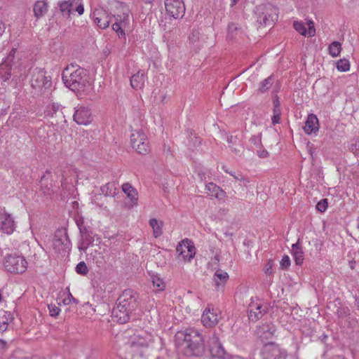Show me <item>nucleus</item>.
Returning <instances> with one entry per match:
<instances>
[{
    "mask_svg": "<svg viewBox=\"0 0 359 359\" xmlns=\"http://www.w3.org/2000/svg\"><path fill=\"white\" fill-rule=\"evenodd\" d=\"M94 22L101 29H106L111 22V16L102 8L95 9L92 14Z\"/></svg>",
    "mask_w": 359,
    "mask_h": 359,
    "instance_id": "17",
    "label": "nucleus"
},
{
    "mask_svg": "<svg viewBox=\"0 0 359 359\" xmlns=\"http://www.w3.org/2000/svg\"><path fill=\"white\" fill-rule=\"evenodd\" d=\"M76 11L78 12V13L79 15H82L84 12V7H83V4H79L76 7Z\"/></svg>",
    "mask_w": 359,
    "mask_h": 359,
    "instance_id": "58",
    "label": "nucleus"
},
{
    "mask_svg": "<svg viewBox=\"0 0 359 359\" xmlns=\"http://www.w3.org/2000/svg\"><path fill=\"white\" fill-rule=\"evenodd\" d=\"M281 115L280 109H273V116L271 117V121L273 125H276L280 123Z\"/></svg>",
    "mask_w": 359,
    "mask_h": 359,
    "instance_id": "45",
    "label": "nucleus"
},
{
    "mask_svg": "<svg viewBox=\"0 0 359 359\" xmlns=\"http://www.w3.org/2000/svg\"><path fill=\"white\" fill-rule=\"evenodd\" d=\"M228 278L229 275L226 272L222 270H217L213 276V280L217 289L219 290L220 287H222Z\"/></svg>",
    "mask_w": 359,
    "mask_h": 359,
    "instance_id": "31",
    "label": "nucleus"
},
{
    "mask_svg": "<svg viewBox=\"0 0 359 359\" xmlns=\"http://www.w3.org/2000/svg\"><path fill=\"white\" fill-rule=\"evenodd\" d=\"M328 206V202L327 198L320 200L316 205V209L320 212H324Z\"/></svg>",
    "mask_w": 359,
    "mask_h": 359,
    "instance_id": "46",
    "label": "nucleus"
},
{
    "mask_svg": "<svg viewBox=\"0 0 359 359\" xmlns=\"http://www.w3.org/2000/svg\"><path fill=\"white\" fill-rule=\"evenodd\" d=\"M76 271L81 275H86L88 272V267L84 262H79L76 266Z\"/></svg>",
    "mask_w": 359,
    "mask_h": 359,
    "instance_id": "44",
    "label": "nucleus"
},
{
    "mask_svg": "<svg viewBox=\"0 0 359 359\" xmlns=\"http://www.w3.org/2000/svg\"><path fill=\"white\" fill-rule=\"evenodd\" d=\"M6 348H7V342L4 339H0V350H4V349H6Z\"/></svg>",
    "mask_w": 359,
    "mask_h": 359,
    "instance_id": "57",
    "label": "nucleus"
},
{
    "mask_svg": "<svg viewBox=\"0 0 359 359\" xmlns=\"http://www.w3.org/2000/svg\"><path fill=\"white\" fill-rule=\"evenodd\" d=\"M220 318V313L217 309L207 308L203 313L201 321L205 327H213L217 324Z\"/></svg>",
    "mask_w": 359,
    "mask_h": 359,
    "instance_id": "18",
    "label": "nucleus"
},
{
    "mask_svg": "<svg viewBox=\"0 0 359 359\" xmlns=\"http://www.w3.org/2000/svg\"><path fill=\"white\" fill-rule=\"evenodd\" d=\"M272 86V76H269L268 78L263 80L258 88L259 92L264 93L266 92Z\"/></svg>",
    "mask_w": 359,
    "mask_h": 359,
    "instance_id": "41",
    "label": "nucleus"
},
{
    "mask_svg": "<svg viewBox=\"0 0 359 359\" xmlns=\"http://www.w3.org/2000/svg\"><path fill=\"white\" fill-rule=\"evenodd\" d=\"M273 109H280V104L278 98L276 97L273 100Z\"/></svg>",
    "mask_w": 359,
    "mask_h": 359,
    "instance_id": "56",
    "label": "nucleus"
},
{
    "mask_svg": "<svg viewBox=\"0 0 359 359\" xmlns=\"http://www.w3.org/2000/svg\"><path fill=\"white\" fill-rule=\"evenodd\" d=\"M207 193L212 197L217 199H223L226 197V192L219 186L212 182L205 185Z\"/></svg>",
    "mask_w": 359,
    "mask_h": 359,
    "instance_id": "28",
    "label": "nucleus"
},
{
    "mask_svg": "<svg viewBox=\"0 0 359 359\" xmlns=\"http://www.w3.org/2000/svg\"><path fill=\"white\" fill-rule=\"evenodd\" d=\"M4 266L9 273H23L27 270V262L22 255L11 254L5 257Z\"/></svg>",
    "mask_w": 359,
    "mask_h": 359,
    "instance_id": "5",
    "label": "nucleus"
},
{
    "mask_svg": "<svg viewBox=\"0 0 359 359\" xmlns=\"http://www.w3.org/2000/svg\"><path fill=\"white\" fill-rule=\"evenodd\" d=\"M47 4L44 1H37L34 6V15L39 18L47 12Z\"/></svg>",
    "mask_w": 359,
    "mask_h": 359,
    "instance_id": "35",
    "label": "nucleus"
},
{
    "mask_svg": "<svg viewBox=\"0 0 359 359\" xmlns=\"http://www.w3.org/2000/svg\"><path fill=\"white\" fill-rule=\"evenodd\" d=\"M231 149L235 154H238L240 152V149H238L237 148L233 147Z\"/></svg>",
    "mask_w": 359,
    "mask_h": 359,
    "instance_id": "62",
    "label": "nucleus"
},
{
    "mask_svg": "<svg viewBox=\"0 0 359 359\" xmlns=\"http://www.w3.org/2000/svg\"><path fill=\"white\" fill-rule=\"evenodd\" d=\"M70 245V241L65 233L60 237L55 236L53 241V248L58 252H66L69 249Z\"/></svg>",
    "mask_w": 359,
    "mask_h": 359,
    "instance_id": "24",
    "label": "nucleus"
},
{
    "mask_svg": "<svg viewBox=\"0 0 359 359\" xmlns=\"http://www.w3.org/2000/svg\"><path fill=\"white\" fill-rule=\"evenodd\" d=\"M222 168L226 173H228L230 175H231L235 180L249 182V181L245 177H244V176H243L241 173H236L235 172L230 170L226 165H222Z\"/></svg>",
    "mask_w": 359,
    "mask_h": 359,
    "instance_id": "42",
    "label": "nucleus"
},
{
    "mask_svg": "<svg viewBox=\"0 0 359 359\" xmlns=\"http://www.w3.org/2000/svg\"><path fill=\"white\" fill-rule=\"evenodd\" d=\"M236 137H233L232 135H227L226 137V141L229 144H233L236 142Z\"/></svg>",
    "mask_w": 359,
    "mask_h": 359,
    "instance_id": "55",
    "label": "nucleus"
},
{
    "mask_svg": "<svg viewBox=\"0 0 359 359\" xmlns=\"http://www.w3.org/2000/svg\"><path fill=\"white\" fill-rule=\"evenodd\" d=\"M357 228L359 230V217L357 219Z\"/></svg>",
    "mask_w": 359,
    "mask_h": 359,
    "instance_id": "63",
    "label": "nucleus"
},
{
    "mask_svg": "<svg viewBox=\"0 0 359 359\" xmlns=\"http://www.w3.org/2000/svg\"><path fill=\"white\" fill-rule=\"evenodd\" d=\"M167 13L174 19L182 18L185 13V6L182 0H165Z\"/></svg>",
    "mask_w": 359,
    "mask_h": 359,
    "instance_id": "13",
    "label": "nucleus"
},
{
    "mask_svg": "<svg viewBox=\"0 0 359 359\" xmlns=\"http://www.w3.org/2000/svg\"><path fill=\"white\" fill-rule=\"evenodd\" d=\"M74 120L79 125L87 126L93 121V116L89 108L84 106H79L76 108Z\"/></svg>",
    "mask_w": 359,
    "mask_h": 359,
    "instance_id": "15",
    "label": "nucleus"
},
{
    "mask_svg": "<svg viewBox=\"0 0 359 359\" xmlns=\"http://www.w3.org/2000/svg\"><path fill=\"white\" fill-rule=\"evenodd\" d=\"M101 193L105 196L114 197L117 193V189L114 182H108L100 188Z\"/></svg>",
    "mask_w": 359,
    "mask_h": 359,
    "instance_id": "34",
    "label": "nucleus"
},
{
    "mask_svg": "<svg viewBox=\"0 0 359 359\" xmlns=\"http://www.w3.org/2000/svg\"><path fill=\"white\" fill-rule=\"evenodd\" d=\"M292 255L297 265H301L304 261V252L299 242L292 245Z\"/></svg>",
    "mask_w": 359,
    "mask_h": 359,
    "instance_id": "32",
    "label": "nucleus"
},
{
    "mask_svg": "<svg viewBox=\"0 0 359 359\" xmlns=\"http://www.w3.org/2000/svg\"><path fill=\"white\" fill-rule=\"evenodd\" d=\"M49 313L53 317L57 316L60 313V309L55 304H49L48 306Z\"/></svg>",
    "mask_w": 359,
    "mask_h": 359,
    "instance_id": "47",
    "label": "nucleus"
},
{
    "mask_svg": "<svg viewBox=\"0 0 359 359\" xmlns=\"http://www.w3.org/2000/svg\"><path fill=\"white\" fill-rule=\"evenodd\" d=\"M210 351L213 357L222 358L225 355V350L222 345L219 336L217 333L213 332L208 340Z\"/></svg>",
    "mask_w": 359,
    "mask_h": 359,
    "instance_id": "16",
    "label": "nucleus"
},
{
    "mask_svg": "<svg viewBox=\"0 0 359 359\" xmlns=\"http://www.w3.org/2000/svg\"><path fill=\"white\" fill-rule=\"evenodd\" d=\"M146 76L144 71H138L130 79V85L133 88L142 89L144 86Z\"/></svg>",
    "mask_w": 359,
    "mask_h": 359,
    "instance_id": "29",
    "label": "nucleus"
},
{
    "mask_svg": "<svg viewBox=\"0 0 359 359\" xmlns=\"http://www.w3.org/2000/svg\"><path fill=\"white\" fill-rule=\"evenodd\" d=\"M272 266V263L269 262L264 266V272L267 274H271L273 271Z\"/></svg>",
    "mask_w": 359,
    "mask_h": 359,
    "instance_id": "54",
    "label": "nucleus"
},
{
    "mask_svg": "<svg viewBox=\"0 0 359 359\" xmlns=\"http://www.w3.org/2000/svg\"><path fill=\"white\" fill-rule=\"evenodd\" d=\"M145 2L147 3H150L153 0H144Z\"/></svg>",
    "mask_w": 359,
    "mask_h": 359,
    "instance_id": "64",
    "label": "nucleus"
},
{
    "mask_svg": "<svg viewBox=\"0 0 359 359\" xmlns=\"http://www.w3.org/2000/svg\"><path fill=\"white\" fill-rule=\"evenodd\" d=\"M250 142L254 144L256 147L259 148L262 145V136L260 134L252 135Z\"/></svg>",
    "mask_w": 359,
    "mask_h": 359,
    "instance_id": "48",
    "label": "nucleus"
},
{
    "mask_svg": "<svg viewBox=\"0 0 359 359\" xmlns=\"http://www.w3.org/2000/svg\"><path fill=\"white\" fill-rule=\"evenodd\" d=\"M248 312L249 320L256 322L268 312V306L265 303L259 301L255 302L252 299Z\"/></svg>",
    "mask_w": 359,
    "mask_h": 359,
    "instance_id": "14",
    "label": "nucleus"
},
{
    "mask_svg": "<svg viewBox=\"0 0 359 359\" xmlns=\"http://www.w3.org/2000/svg\"><path fill=\"white\" fill-rule=\"evenodd\" d=\"M62 77L65 85L73 91L83 90L86 86L90 85L86 70L76 65L67 66Z\"/></svg>",
    "mask_w": 359,
    "mask_h": 359,
    "instance_id": "2",
    "label": "nucleus"
},
{
    "mask_svg": "<svg viewBox=\"0 0 359 359\" xmlns=\"http://www.w3.org/2000/svg\"><path fill=\"white\" fill-rule=\"evenodd\" d=\"M308 29L306 28L305 24L302 21H294L293 22L294 29L300 34L305 36H313L316 34L314 23L313 21L308 22Z\"/></svg>",
    "mask_w": 359,
    "mask_h": 359,
    "instance_id": "23",
    "label": "nucleus"
},
{
    "mask_svg": "<svg viewBox=\"0 0 359 359\" xmlns=\"http://www.w3.org/2000/svg\"><path fill=\"white\" fill-rule=\"evenodd\" d=\"M175 344L180 351L187 356H199L204 352V340L196 329L189 328L175 334Z\"/></svg>",
    "mask_w": 359,
    "mask_h": 359,
    "instance_id": "1",
    "label": "nucleus"
},
{
    "mask_svg": "<svg viewBox=\"0 0 359 359\" xmlns=\"http://www.w3.org/2000/svg\"><path fill=\"white\" fill-rule=\"evenodd\" d=\"M15 229L13 217L8 213L0 212V232L11 234Z\"/></svg>",
    "mask_w": 359,
    "mask_h": 359,
    "instance_id": "20",
    "label": "nucleus"
},
{
    "mask_svg": "<svg viewBox=\"0 0 359 359\" xmlns=\"http://www.w3.org/2000/svg\"><path fill=\"white\" fill-rule=\"evenodd\" d=\"M46 114L50 117H57L62 120L65 118L63 114L62 108L61 105L57 103H51L48 105L45 111Z\"/></svg>",
    "mask_w": 359,
    "mask_h": 359,
    "instance_id": "30",
    "label": "nucleus"
},
{
    "mask_svg": "<svg viewBox=\"0 0 359 359\" xmlns=\"http://www.w3.org/2000/svg\"><path fill=\"white\" fill-rule=\"evenodd\" d=\"M90 259L95 262L98 267H100L104 263V257L100 252H98L97 250H95L93 252L90 254Z\"/></svg>",
    "mask_w": 359,
    "mask_h": 359,
    "instance_id": "40",
    "label": "nucleus"
},
{
    "mask_svg": "<svg viewBox=\"0 0 359 359\" xmlns=\"http://www.w3.org/2000/svg\"><path fill=\"white\" fill-rule=\"evenodd\" d=\"M350 149L355 156L359 157V137L351 144Z\"/></svg>",
    "mask_w": 359,
    "mask_h": 359,
    "instance_id": "50",
    "label": "nucleus"
},
{
    "mask_svg": "<svg viewBox=\"0 0 359 359\" xmlns=\"http://www.w3.org/2000/svg\"><path fill=\"white\" fill-rule=\"evenodd\" d=\"M318 119L317 116L313 114H309L307 119L304 126V130L306 134L311 135L318 130Z\"/></svg>",
    "mask_w": 359,
    "mask_h": 359,
    "instance_id": "27",
    "label": "nucleus"
},
{
    "mask_svg": "<svg viewBox=\"0 0 359 359\" xmlns=\"http://www.w3.org/2000/svg\"><path fill=\"white\" fill-rule=\"evenodd\" d=\"M290 265V259L287 255H284L280 261V266L282 269H287Z\"/></svg>",
    "mask_w": 359,
    "mask_h": 359,
    "instance_id": "51",
    "label": "nucleus"
},
{
    "mask_svg": "<svg viewBox=\"0 0 359 359\" xmlns=\"http://www.w3.org/2000/svg\"><path fill=\"white\" fill-rule=\"evenodd\" d=\"M237 26L236 24L234 23H230L228 25V34H227V36L229 38V39H233L235 35V32H236L237 31Z\"/></svg>",
    "mask_w": 359,
    "mask_h": 359,
    "instance_id": "49",
    "label": "nucleus"
},
{
    "mask_svg": "<svg viewBox=\"0 0 359 359\" xmlns=\"http://www.w3.org/2000/svg\"><path fill=\"white\" fill-rule=\"evenodd\" d=\"M149 224L150 226L152 228L153 230V236L155 238L160 237L162 233V227L163 225V223L162 221L157 220L155 218L150 219L149 221Z\"/></svg>",
    "mask_w": 359,
    "mask_h": 359,
    "instance_id": "33",
    "label": "nucleus"
},
{
    "mask_svg": "<svg viewBox=\"0 0 359 359\" xmlns=\"http://www.w3.org/2000/svg\"><path fill=\"white\" fill-rule=\"evenodd\" d=\"M337 69L339 72H347L350 69V62L346 59H340L337 62Z\"/></svg>",
    "mask_w": 359,
    "mask_h": 359,
    "instance_id": "43",
    "label": "nucleus"
},
{
    "mask_svg": "<svg viewBox=\"0 0 359 359\" xmlns=\"http://www.w3.org/2000/svg\"><path fill=\"white\" fill-rule=\"evenodd\" d=\"M132 313L133 312L128 311L126 307L121 309L120 306L116 304V306L112 310L111 316L114 321L123 324L129 321Z\"/></svg>",
    "mask_w": 359,
    "mask_h": 359,
    "instance_id": "21",
    "label": "nucleus"
},
{
    "mask_svg": "<svg viewBox=\"0 0 359 359\" xmlns=\"http://www.w3.org/2000/svg\"><path fill=\"white\" fill-rule=\"evenodd\" d=\"M208 36L201 34L198 30L194 29L189 36V42L194 45L196 48H201L207 43Z\"/></svg>",
    "mask_w": 359,
    "mask_h": 359,
    "instance_id": "25",
    "label": "nucleus"
},
{
    "mask_svg": "<svg viewBox=\"0 0 359 359\" xmlns=\"http://www.w3.org/2000/svg\"><path fill=\"white\" fill-rule=\"evenodd\" d=\"M137 294L130 289L125 290L118 297L116 304L121 309L126 308L128 311L133 312L137 307Z\"/></svg>",
    "mask_w": 359,
    "mask_h": 359,
    "instance_id": "8",
    "label": "nucleus"
},
{
    "mask_svg": "<svg viewBox=\"0 0 359 359\" xmlns=\"http://www.w3.org/2000/svg\"><path fill=\"white\" fill-rule=\"evenodd\" d=\"M60 11L67 15H69L72 9V1L71 0L64 1L59 4Z\"/></svg>",
    "mask_w": 359,
    "mask_h": 359,
    "instance_id": "39",
    "label": "nucleus"
},
{
    "mask_svg": "<svg viewBox=\"0 0 359 359\" xmlns=\"http://www.w3.org/2000/svg\"><path fill=\"white\" fill-rule=\"evenodd\" d=\"M257 21L262 25L269 26L278 20V9L272 4H261L256 7Z\"/></svg>",
    "mask_w": 359,
    "mask_h": 359,
    "instance_id": "4",
    "label": "nucleus"
},
{
    "mask_svg": "<svg viewBox=\"0 0 359 359\" xmlns=\"http://www.w3.org/2000/svg\"><path fill=\"white\" fill-rule=\"evenodd\" d=\"M13 320V316L11 312L4 311L3 316H0V330L6 331L8 325Z\"/></svg>",
    "mask_w": 359,
    "mask_h": 359,
    "instance_id": "37",
    "label": "nucleus"
},
{
    "mask_svg": "<svg viewBox=\"0 0 359 359\" xmlns=\"http://www.w3.org/2000/svg\"><path fill=\"white\" fill-rule=\"evenodd\" d=\"M341 50V44L339 41H333L328 47V51L333 57L339 55Z\"/></svg>",
    "mask_w": 359,
    "mask_h": 359,
    "instance_id": "38",
    "label": "nucleus"
},
{
    "mask_svg": "<svg viewBox=\"0 0 359 359\" xmlns=\"http://www.w3.org/2000/svg\"><path fill=\"white\" fill-rule=\"evenodd\" d=\"M76 177V171L73 168H67L62 171L61 186L63 191H67V193L64 192L67 196L74 195L76 189L74 183L77 181Z\"/></svg>",
    "mask_w": 359,
    "mask_h": 359,
    "instance_id": "9",
    "label": "nucleus"
},
{
    "mask_svg": "<svg viewBox=\"0 0 359 359\" xmlns=\"http://www.w3.org/2000/svg\"><path fill=\"white\" fill-rule=\"evenodd\" d=\"M276 329L272 323H264L257 327L255 334L258 338L262 341L269 340L273 338L275 335Z\"/></svg>",
    "mask_w": 359,
    "mask_h": 359,
    "instance_id": "19",
    "label": "nucleus"
},
{
    "mask_svg": "<svg viewBox=\"0 0 359 359\" xmlns=\"http://www.w3.org/2000/svg\"><path fill=\"white\" fill-rule=\"evenodd\" d=\"M177 257L179 261L189 262L196 255V248L189 239H184L176 248Z\"/></svg>",
    "mask_w": 359,
    "mask_h": 359,
    "instance_id": "7",
    "label": "nucleus"
},
{
    "mask_svg": "<svg viewBox=\"0 0 359 359\" xmlns=\"http://www.w3.org/2000/svg\"><path fill=\"white\" fill-rule=\"evenodd\" d=\"M355 305L357 309L359 311V299H355Z\"/></svg>",
    "mask_w": 359,
    "mask_h": 359,
    "instance_id": "61",
    "label": "nucleus"
},
{
    "mask_svg": "<svg viewBox=\"0 0 359 359\" xmlns=\"http://www.w3.org/2000/svg\"><path fill=\"white\" fill-rule=\"evenodd\" d=\"M262 359H286L287 351L274 343L266 344L261 352Z\"/></svg>",
    "mask_w": 359,
    "mask_h": 359,
    "instance_id": "11",
    "label": "nucleus"
},
{
    "mask_svg": "<svg viewBox=\"0 0 359 359\" xmlns=\"http://www.w3.org/2000/svg\"><path fill=\"white\" fill-rule=\"evenodd\" d=\"M6 29L4 23L0 20V36L3 34Z\"/></svg>",
    "mask_w": 359,
    "mask_h": 359,
    "instance_id": "59",
    "label": "nucleus"
},
{
    "mask_svg": "<svg viewBox=\"0 0 359 359\" xmlns=\"http://www.w3.org/2000/svg\"><path fill=\"white\" fill-rule=\"evenodd\" d=\"M130 142L132 147L140 154H145L149 150L148 140L141 130H135L131 134Z\"/></svg>",
    "mask_w": 359,
    "mask_h": 359,
    "instance_id": "12",
    "label": "nucleus"
},
{
    "mask_svg": "<svg viewBox=\"0 0 359 359\" xmlns=\"http://www.w3.org/2000/svg\"><path fill=\"white\" fill-rule=\"evenodd\" d=\"M151 280L156 291L161 292L164 290L165 283L158 274H152L151 276Z\"/></svg>",
    "mask_w": 359,
    "mask_h": 359,
    "instance_id": "36",
    "label": "nucleus"
},
{
    "mask_svg": "<svg viewBox=\"0 0 359 359\" xmlns=\"http://www.w3.org/2000/svg\"><path fill=\"white\" fill-rule=\"evenodd\" d=\"M115 22L112 24L113 30L119 37H123L126 33L130 30V18L129 12H124L121 15H114Z\"/></svg>",
    "mask_w": 359,
    "mask_h": 359,
    "instance_id": "10",
    "label": "nucleus"
},
{
    "mask_svg": "<svg viewBox=\"0 0 359 359\" xmlns=\"http://www.w3.org/2000/svg\"><path fill=\"white\" fill-rule=\"evenodd\" d=\"M239 0H231L230 6L233 7L234 5H236Z\"/></svg>",
    "mask_w": 359,
    "mask_h": 359,
    "instance_id": "60",
    "label": "nucleus"
},
{
    "mask_svg": "<svg viewBox=\"0 0 359 359\" xmlns=\"http://www.w3.org/2000/svg\"><path fill=\"white\" fill-rule=\"evenodd\" d=\"M257 154L259 158H266L269 156V152L265 149L258 150L257 151Z\"/></svg>",
    "mask_w": 359,
    "mask_h": 359,
    "instance_id": "53",
    "label": "nucleus"
},
{
    "mask_svg": "<svg viewBox=\"0 0 359 359\" xmlns=\"http://www.w3.org/2000/svg\"><path fill=\"white\" fill-rule=\"evenodd\" d=\"M122 191L129 199L130 202V206H135L137 205L138 193L137 191L131 185V184L128 182L123 184Z\"/></svg>",
    "mask_w": 359,
    "mask_h": 359,
    "instance_id": "26",
    "label": "nucleus"
},
{
    "mask_svg": "<svg viewBox=\"0 0 359 359\" xmlns=\"http://www.w3.org/2000/svg\"><path fill=\"white\" fill-rule=\"evenodd\" d=\"M31 85L36 92L43 94L52 86V81L50 77L46 76V72L39 69L33 72Z\"/></svg>",
    "mask_w": 359,
    "mask_h": 359,
    "instance_id": "6",
    "label": "nucleus"
},
{
    "mask_svg": "<svg viewBox=\"0 0 359 359\" xmlns=\"http://www.w3.org/2000/svg\"><path fill=\"white\" fill-rule=\"evenodd\" d=\"M130 331L126 332L125 337L128 339L127 344L132 348L133 352L140 351L142 355L143 350L152 346L154 337L145 330H138L133 334Z\"/></svg>",
    "mask_w": 359,
    "mask_h": 359,
    "instance_id": "3",
    "label": "nucleus"
},
{
    "mask_svg": "<svg viewBox=\"0 0 359 359\" xmlns=\"http://www.w3.org/2000/svg\"><path fill=\"white\" fill-rule=\"evenodd\" d=\"M15 52V49L13 48L6 60L0 65V78L3 82L8 81L11 76V67L10 62L13 58V54Z\"/></svg>",
    "mask_w": 359,
    "mask_h": 359,
    "instance_id": "22",
    "label": "nucleus"
},
{
    "mask_svg": "<svg viewBox=\"0 0 359 359\" xmlns=\"http://www.w3.org/2000/svg\"><path fill=\"white\" fill-rule=\"evenodd\" d=\"M72 302H76V301L72 294L69 292L67 297L63 300V303L64 304H69Z\"/></svg>",
    "mask_w": 359,
    "mask_h": 359,
    "instance_id": "52",
    "label": "nucleus"
}]
</instances>
